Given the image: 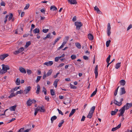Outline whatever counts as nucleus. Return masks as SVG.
<instances>
[{
  "label": "nucleus",
  "mask_w": 132,
  "mask_h": 132,
  "mask_svg": "<svg viewBox=\"0 0 132 132\" xmlns=\"http://www.w3.org/2000/svg\"><path fill=\"white\" fill-rule=\"evenodd\" d=\"M31 44V42L30 41L27 42L26 43V45L25 46V47L26 48L27 47L29 46Z\"/></svg>",
  "instance_id": "obj_40"
},
{
  "label": "nucleus",
  "mask_w": 132,
  "mask_h": 132,
  "mask_svg": "<svg viewBox=\"0 0 132 132\" xmlns=\"http://www.w3.org/2000/svg\"><path fill=\"white\" fill-rule=\"evenodd\" d=\"M32 102L30 98L28 99V100L27 102V104L28 106H30L31 105Z\"/></svg>",
  "instance_id": "obj_18"
},
{
  "label": "nucleus",
  "mask_w": 132,
  "mask_h": 132,
  "mask_svg": "<svg viewBox=\"0 0 132 132\" xmlns=\"http://www.w3.org/2000/svg\"><path fill=\"white\" fill-rule=\"evenodd\" d=\"M76 16H75L74 17H73L72 20L74 22L75 21H76Z\"/></svg>",
  "instance_id": "obj_64"
},
{
  "label": "nucleus",
  "mask_w": 132,
  "mask_h": 132,
  "mask_svg": "<svg viewBox=\"0 0 132 132\" xmlns=\"http://www.w3.org/2000/svg\"><path fill=\"white\" fill-rule=\"evenodd\" d=\"M71 57L72 60H74L76 58V56L75 55H72L71 56Z\"/></svg>",
  "instance_id": "obj_47"
},
{
  "label": "nucleus",
  "mask_w": 132,
  "mask_h": 132,
  "mask_svg": "<svg viewBox=\"0 0 132 132\" xmlns=\"http://www.w3.org/2000/svg\"><path fill=\"white\" fill-rule=\"evenodd\" d=\"M111 57V55H109L108 57H107L106 59V61L107 62V63H108L109 62V61L110 60V58Z\"/></svg>",
  "instance_id": "obj_49"
},
{
  "label": "nucleus",
  "mask_w": 132,
  "mask_h": 132,
  "mask_svg": "<svg viewBox=\"0 0 132 132\" xmlns=\"http://www.w3.org/2000/svg\"><path fill=\"white\" fill-rule=\"evenodd\" d=\"M83 58L85 60H87L88 59V57L86 56H83Z\"/></svg>",
  "instance_id": "obj_61"
},
{
  "label": "nucleus",
  "mask_w": 132,
  "mask_h": 132,
  "mask_svg": "<svg viewBox=\"0 0 132 132\" xmlns=\"http://www.w3.org/2000/svg\"><path fill=\"white\" fill-rule=\"evenodd\" d=\"M69 39V37L68 36H65V42H67V41Z\"/></svg>",
  "instance_id": "obj_62"
},
{
  "label": "nucleus",
  "mask_w": 132,
  "mask_h": 132,
  "mask_svg": "<svg viewBox=\"0 0 132 132\" xmlns=\"http://www.w3.org/2000/svg\"><path fill=\"white\" fill-rule=\"evenodd\" d=\"M111 29V28L110 24L109 23L108 24L107 29V34L109 36H110L111 34V32L110 31Z\"/></svg>",
  "instance_id": "obj_5"
},
{
  "label": "nucleus",
  "mask_w": 132,
  "mask_h": 132,
  "mask_svg": "<svg viewBox=\"0 0 132 132\" xmlns=\"http://www.w3.org/2000/svg\"><path fill=\"white\" fill-rule=\"evenodd\" d=\"M48 29H44L43 30V32L44 33H46L48 31Z\"/></svg>",
  "instance_id": "obj_53"
},
{
  "label": "nucleus",
  "mask_w": 132,
  "mask_h": 132,
  "mask_svg": "<svg viewBox=\"0 0 132 132\" xmlns=\"http://www.w3.org/2000/svg\"><path fill=\"white\" fill-rule=\"evenodd\" d=\"M76 112V109H72L71 111V112L70 113L69 117H70L72 115H73V114L75 112Z\"/></svg>",
  "instance_id": "obj_25"
},
{
  "label": "nucleus",
  "mask_w": 132,
  "mask_h": 132,
  "mask_svg": "<svg viewBox=\"0 0 132 132\" xmlns=\"http://www.w3.org/2000/svg\"><path fill=\"white\" fill-rule=\"evenodd\" d=\"M97 88H96L95 89V90L91 94L90 96L91 97L94 96L96 94L97 91Z\"/></svg>",
  "instance_id": "obj_31"
},
{
  "label": "nucleus",
  "mask_w": 132,
  "mask_h": 132,
  "mask_svg": "<svg viewBox=\"0 0 132 132\" xmlns=\"http://www.w3.org/2000/svg\"><path fill=\"white\" fill-rule=\"evenodd\" d=\"M80 64H82V65H81V66L78 65V64L77 63H75V64L76 65H77V67H81V68L83 67V62H81L80 63Z\"/></svg>",
  "instance_id": "obj_48"
},
{
  "label": "nucleus",
  "mask_w": 132,
  "mask_h": 132,
  "mask_svg": "<svg viewBox=\"0 0 132 132\" xmlns=\"http://www.w3.org/2000/svg\"><path fill=\"white\" fill-rule=\"evenodd\" d=\"M5 73V71L3 69L1 70L0 71V73L1 74H3Z\"/></svg>",
  "instance_id": "obj_63"
},
{
  "label": "nucleus",
  "mask_w": 132,
  "mask_h": 132,
  "mask_svg": "<svg viewBox=\"0 0 132 132\" xmlns=\"http://www.w3.org/2000/svg\"><path fill=\"white\" fill-rule=\"evenodd\" d=\"M123 101V98H121L120 100V102H119L117 101L115 99H114L113 103L115 104L116 105L118 106H120L122 104V102Z\"/></svg>",
  "instance_id": "obj_2"
},
{
  "label": "nucleus",
  "mask_w": 132,
  "mask_h": 132,
  "mask_svg": "<svg viewBox=\"0 0 132 132\" xmlns=\"http://www.w3.org/2000/svg\"><path fill=\"white\" fill-rule=\"evenodd\" d=\"M70 87L71 88H72L74 89H76L77 88V87L72 84H70Z\"/></svg>",
  "instance_id": "obj_41"
},
{
  "label": "nucleus",
  "mask_w": 132,
  "mask_h": 132,
  "mask_svg": "<svg viewBox=\"0 0 132 132\" xmlns=\"http://www.w3.org/2000/svg\"><path fill=\"white\" fill-rule=\"evenodd\" d=\"M40 87L39 85L38 84L37 85V89L36 91V93L38 94L39 93V91L40 90Z\"/></svg>",
  "instance_id": "obj_26"
},
{
  "label": "nucleus",
  "mask_w": 132,
  "mask_h": 132,
  "mask_svg": "<svg viewBox=\"0 0 132 132\" xmlns=\"http://www.w3.org/2000/svg\"><path fill=\"white\" fill-rule=\"evenodd\" d=\"M94 10L95 11H96L97 13L100 14H102V12L100 10L98 7L96 6H95L94 7Z\"/></svg>",
  "instance_id": "obj_12"
},
{
  "label": "nucleus",
  "mask_w": 132,
  "mask_h": 132,
  "mask_svg": "<svg viewBox=\"0 0 132 132\" xmlns=\"http://www.w3.org/2000/svg\"><path fill=\"white\" fill-rule=\"evenodd\" d=\"M10 15L9 18H8V20L9 21H10L11 20L13 16V15L12 13H10Z\"/></svg>",
  "instance_id": "obj_38"
},
{
  "label": "nucleus",
  "mask_w": 132,
  "mask_h": 132,
  "mask_svg": "<svg viewBox=\"0 0 132 132\" xmlns=\"http://www.w3.org/2000/svg\"><path fill=\"white\" fill-rule=\"evenodd\" d=\"M17 90V87H15L14 88L12 89L11 90V92H13L14 91H16Z\"/></svg>",
  "instance_id": "obj_55"
},
{
  "label": "nucleus",
  "mask_w": 132,
  "mask_h": 132,
  "mask_svg": "<svg viewBox=\"0 0 132 132\" xmlns=\"http://www.w3.org/2000/svg\"><path fill=\"white\" fill-rule=\"evenodd\" d=\"M39 32L40 30L38 28L35 29L33 31V32L35 34L39 33Z\"/></svg>",
  "instance_id": "obj_24"
},
{
  "label": "nucleus",
  "mask_w": 132,
  "mask_h": 132,
  "mask_svg": "<svg viewBox=\"0 0 132 132\" xmlns=\"http://www.w3.org/2000/svg\"><path fill=\"white\" fill-rule=\"evenodd\" d=\"M59 79H56L55 80L54 82L53 85L54 86L55 88H56L57 87V83L59 81Z\"/></svg>",
  "instance_id": "obj_21"
},
{
  "label": "nucleus",
  "mask_w": 132,
  "mask_h": 132,
  "mask_svg": "<svg viewBox=\"0 0 132 132\" xmlns=\"http://www.w3.org/2000/svg\"><path fill=\"white\" fill-rule=\"evenodd\" d=\"M31 89V87L28 86L24 90V94H27L30 91Z\"/></svg>",
  "instance_id": "obj_6"
},
{
  "label": "nucleus",
  "mask_w": 132,
  "mask_h": 132,
  "mask_svg": "<svg viewBox=\"0 0 132 132\" xmlns=\"http://www.w3.org/2000/svg\"><path fill=\"white\" fill-rule=\"evenodd\" d=\"M2 69L4 70L6 73L7 72V70L9 69V67L8 65H6L2 64Z\"/></svg>",
  "instance_id": "obj_8"
},
{
  "label": "nucleus",
  "mask_w": 132,
  "mask_h": 132,
  "mask_svg": "<svg viewBox=\"0 0 132 132\" xmlns=\"http://www.w3.org/2000/svg\"><path fill=\"white\" fill-rule=\"evenodd\" d=\"M20 79L19 78H17L15 82L16 84L17 85H20Z\"/></svg>",
  "instance_id": "obj_29"
},
{
  "label": "nucleus",
  "mask_w": 132,
  "mask_h": 132,
  "mask_svg": "<svg viewBox=\"0 0 132 132\" xmlns=\"http://www.w3.org/2000/svg\"><path fill=\"white\" fill-rule=\"evenodd\" d=\"M24 48L23 47H21L18 49V50L19 52L20 53L24 51Z\"/></svg>",
  "instance_id": "obj_45"
},
{
  "label": "nucleus",
  "mask_w": 132,
  "mask_h": 132,
  "mask_svg": "<svg viewBox=\"0 0 132 132\" xmlns=\"http://www.w3.org/2000/svg\"><path fill=\"white\" fill-rule=\"evenodd\" d=\"M121 124H119L116 127L113 128H112L111 131H114L117 130L121 127Z\"/></svg>",
  "instance_id": "obj_13"
},
{
  "label": "nucleus",
  "mask_w": 132,
  "mask_h": 132,
  "mask_svg": "<svg viewBox=\"0 0 132 132\" xmlns=\"http://www.w3.org/2000/svg\"><path fill=\"white\" fill-rule=\"evenodd\" d=\"M16 106V105L11 106L9 108V109L11 111H15Z\"/></svg>",
  "instance_id": "obj_20"
},
{
  "label": "nucleus",
  "mask_w": 132,
  "mask_h": 132,
  "mask_svg": "<svg viewBox=\"0 0 132 132\" xmlns=\"http://www.w3.org/2000/svg\"><path fill=\"white\" fill-rule=\"evenodd\" d=\"M61 38V37H59L56 39L54 41L53 45H55L56 43L59 40H60Z\"/></svg>",
  "instance_id": "obj_35"
},
{
  "label": "nucleus",
  "mask_w": 132,
  "mask_h": 132,
  "mask_svg": "<svg viewBox=\"0 0 132 132\" xmlns=\"http://www.w3.org/2000/svg\"><path fill=\"white\" fill-rule=\"evenodd\" d=\"M23 90H20V91H18L16 93V95H17L18 94H21L23 93Z\"/></svg>",
  "instance_id": "obj_43"
},
{
  "label": "nucleus",
  "mask_w": 132,
  "mask_h": 132,
  "mask_svg": "<svg viewBox=\"0 0 132 132\" xmlns=\"http://www.w3.org/2000/svg\"><path fill=\"white\" fill-rule=\"evenodd\" d=\"M95 106H92L91 108L90 111V112L93 113L95 109Z\"/></svg>",
  "instance_id": "obj_33"
},
{
  "label": "nucleus",
  "mask_w": 132,
  "mask_h": 132,
  "mask_svg": "<svg viewBox=\"0 0 132 132\" xmlns=\"http://www.w3.org/2000/svg\"><path fill=\"white\" fill-rule=\"evenodd\" d=\"M120 83L121 85L124 86L126 84L125 81L123 79H122L120 81Z\"/></svg>",
  "instance_id": "obj_27"
},
{
  "label": "nucleus",
  "mask_w": 132,
  "mask_h": 132,
  "mask_svg": "<svg viewBox=\"0 0 132 132\" xmlns=\"http://www.w3.org/2000/svg\"><path fill=\"white\" fill-rule=\"evenodd\" d=\"M19 53H20L19 52L18 50H17L15 51L14 52V54L15 55H17Z\"/></svg>",
  "instance_id": "obj_60"
},
{
  "label": "nucleus",
  "mask_w": 132,
  "mask_h": 132,
  "mask_svg": "<svg viewBox=\"0 0 132 132\" xmlns=\"http://www.w3.org/2000/svg\"><path fill=\"white\" fill-rule=\"evenodd\" d=\"M51 34L50 33H49L46 36L47 38L51 39L52 38V37H50Z\"/></svg>",
  "instance_id": "obj_58"
},
{
  "label": "nucleus",
  "mask_w": 132,
  "mask_h": 132,
  "mask_svg": "<svg viewBox=\"0 0 132 132\" xmlns=\"http://www.w3.org/2000/svg\"><path fill=\"white\" fill-rule=\"evenodd\" d=\"M57 117L55 116L52 117L51 118V120L52 123H53V121L57 119Z\"/></svg>",
  "instance_id": "obj_30"
},
{
  "label": "nucleus",
  "mask_w": 132,
  "mask_h": 132,
  "mask_svg": "<svg viewBox=\"0 0 132 132\" xmlns=\"http://www.w3.org/2000/svg\"><path fill=\"white\" fill-rule=\"evenodd\" d=\"M125 111V109L122 107L119 110V111L120 112V113L118 114L119 117L121 116L122 117L123 116V114L124 113Z\"/></svg>",
  "instance_id": "obj_4"
},
{
  "label": "nucleus",
  "mask_w": 132,
  "mask_h": 132,
  "mask_svg": "<svg viewBox=\"0 0 132 132\" xmlns=\"http://www.w3.org/2000/svg\"><path fill=\"white\" fill-rule=\"evenodd\" d=\"M50 92L52 96H53L55 94V92L53 89H51Z\"/></svg>",
  "instance_id": "obj_37"
},
{
  "label": "nucleus",
  "mask_w": 132,
  "mask_h": 132,
  "mask_svg": "<svg viewBox=\"0 0 132 132\" xmlns=\"http://www.w3.org/2000/svg\"><path fill=\"white\" fill-rule=\"evenodd\" d=\"M132 106V102L130 103H127L125 105L123 106L126 110L129 109Z\"/></svg>",
  "instance_id": "obj_3"
},
{
  "label": "nucleus",
  "mask_w": 132,
  "mask_h": 132,
  "mask_svg": "<svg viewBox=\"0 0 132 132\" xmlns=\"http://www.w3.org/2000/svg\"><path fill=\"white\" fill-rule=\"evenodd\" d=\"M88 38L90 40H92L93 39V36L92 34L89 33L88 34Z\"/></svg>",
  "instance_id": "obj_22"
},
{
  "label": "nucleus",
  "mask_w": 132,
  "mask_h": 132,
  "mask_svg": "<svg viewBox=\"0 0 132 132\" xmlns=\"http://www.w3.org/2000/svg\"><path fill=\"white\" fill-rule=\"evenodd\" d=\"M40 109L39 106H38L35 109V111L38 112V111H39Z\"/></svg>",
  "instance_id": "obj_54"
},
{
  "label": "nucleus",
  "mask_w": 132,
  "mask_h": 132,
  "mask_svg": "<svg viewBox=\"0 0 132 132\" xmlns=\"http://www.w3.org/2000/svg\"><path fill=\"white\" fill-rule=\"evenodd\" d=\"M68 1L71 4H76L77 3L76 0H68Z\"/></svg>",
  "instance_id": "obj_14"
},
{
  "label": "nucleus",
  "mask_w": 132,
  "mask_h": 132,
  "mask_svg": "<svg viewBox=\"0 0 132 132\" xmlns=\"http://www.w3.org/2000/svg\"><path fill=\"white\" fill-rule=\"evenodd\" d=\"M15 119V118H13L10 120H9V121L7 122H6V123H9L12 121H14Z\"/></svg>",
  "instance_id": "obj_59"
},
{
  "label": "nucleus",
  "mask_w": 132,
  "mask_h": 132,
  "mask_svg": "<svg viewBox=\"0 0 132 132\" xmlns=\"http://www.w3.org/2000/svg\"><path fill=\"white\" fill-rule=\"evenodd\" d=\"M93 113L89 112L87 117L89 119L91 118L93 116Z\"/></svg>",
  "instance_id": "obj_34"
},
{
  "label": "nucleus",
  "mask_w": 132,
  "mask_h": 132,
  "mask_svg": "<svg viewBox=\"0 0 132 132\" xmlns=\"http://www.w3.org/2000/svg\"><path fill=\"white\" fill-rule=\"evenodd\" d=\"M27 72L28 75H30L32 71L31 70L27 69Z\"/></svg>",
  "instance_id": "obj_56"
},
{
  "label": "nucleus",
  "mask_w": 132,
  "mask_h": 132,
  "mask_svg": "<svg viewBox=\"0 0 132 132\" xmlns=\"http://www.w3.org/2000/svg\"><path fill=\"white\" fill-rule=\"evenodd\" d=\"M53 64V62L52 61H50L46 62L44 63V65H45L47 66H51Z\"/></svg>",
  "instance_id": "obj_10"
},
{
  "label": "nucleus",
  "mask_w": 132,
  "mask_h": 132,
  "mask_svg": "<svg viewBox=\"0 0 132 132\" xmlns=\"http://www.w3.org/2000/svg\"><path fill=\"white\" fill-rule=\"evenodd\" d=\"M132 28V25L131 24H130L129 25V26L127 28V31H128L131 28Z\"/></svg>",
  "instance_id": "obj_57"
},
{
  "label": "nucleus",
  "mask_w": 132,
  "mask_h": 132,
  "mask_svg": "<svg viewBox=\"0 0 132 132\" xmlns=\"http://www.w3.org/2000/svg\"><path fill=\"white\" fill-rule=\"evenodd\" d=\"M75 24L76 26V29L78 30H79L81 27L82 26V24L80 22H76Z\"/></svg>",
  "instance_id": "obj_1"
},
{
  "label": "nucleus",
  "mask_w": 132,
  "mask_h": 132,
  "mask_svg": "<svg viewBox=\"0 0 132 132\" xmlns=\"http://www.w3.org/2000/svg\"><path fill=\"white\" fill-rule=\"evenodd\" d=\"M30 6V5L29 3H27L26 4V6L24 8V9H28L29 7Z\"/></svg>",
  "instance_id": "obj_51"
},
{
  "label": "nucleus",
  "mask_w": 132,
  "mask_h": 132,
  "mask_svg": "<svg viewBox=\"0 0 132 132\" xmlns=\"http://www.w3.org/2000/svg\"><path fill=\"white\" fill-rule=\"evenodd\" d=\"M98 65H96L95 69H94V73L95 74V77L96 78L98 76Z\"/></svg>",
  "instance_id": "obj_11"
},
{
  "label": "nucleus",
  "mask_w": 132,
  "mask_h": 132,
  "mask_svg": "<svg viewBox=\"0 0 132 132\" xmlns=\"http://www.w3.org/2000/svg\"><path fill=\"white\" fill-rule=\"evenodd\" d=\"M19 70L21 72L23 73H26V72L25 69L22 67H20Z\"/></svg>",
  "instance_id": "obj_15"
},
{
  "label": "nucleus",
  "mask_w": 132,
  "mask_h": 132,
  "mask_svg": "<svg viewBox=\"0 0 132 132\" xmlns=\"http://www.w3.org/2000/svg\"><path fill=\"white\" fill-rule=\"evenodd\" d=\"M50 10L53 11H55L57 10V8L54 5H53L51 6Z\"/></svg>",
  "instance_id": "obj_23"
},
{
  "label": "nucleus",
  "mask_w": 132,
  "mask_h": 132,
  "mask_svg": "<svg viewBox=\"0 0 132 132\" xmlns=\"http://www.w3.org/2000/svg\"><path fill=\"white\" fill-rule=\"evenodd\" d=\"M111 42L110 40H109L108 41H107L106 42V46L107 47H108L109 46Z\"/></svg>",
  "instance_id": "obj_39"
},
{
  "label": "nucleus",
  "mask_w": 132,
  "mask_h": 132,
  "mask_svg": "<svg viewBox=\"0 0 132 132\" xmlns=\"http://www.w3.org/2000/svg\"><path fill=\"white\" fill-rule=\"evenodd\" d=\"M76 46L78 48L80 49L81 47V46L80 43H75Z\"/></svg>",
  "instance_id": "obj_32"
},
{
  "label": "nucleus",
  "mask_w": 132,
  "mask_h": 132,
  "mask_svg": "<svg viewBox=\"0 0 132 132\" xmlns=\"http://www.w3.org/2000/svg\"><path fill=\"white\" fill-rule=\"evenodd\" d=\"M15 95H16V94H15L14 93H12L11 94L9 97L10 98H11L13 96H15Z\"/></svg>",
  "instance_id": "obj_44"
},
{
  "label": "nucleus",
  "mask_w": 132,
  "mask_h": 132,
  "mask_svg": "<svg viewBox=\"0 0 132 132\" xmlns=\"http://www.w3.org/2000/svg\"><path fill=\"white\" fill-rule=\"evenodd\" d=\"M119 86H118L117 88L115 90V92H114V96H116V95L117 94V92H118V89L119 88Z\"/></svg>",
  "instance_id": "obj_46"
},
{
  "label": "nucleus",
  "mask_w": 132,
  "mask_h": 132,
  "mask_svg": "<svg viewBox=\"0 0 132 132\" xmlns=\"http://www.w3.org/2000/svg\"><path fill=\"white\" fill-rule=\"evenodd\" d=\"M9 56L8 54H4L0 56V59L1 60H3L6 57Z\"/></svg>",
  "instance_id": "obj_9"
},
{
  "label": "nucleus",
  "mask_w": 132,
  "mask_h": 132,
  "mask_svg": "<svg viewBox=\"0 0 132 132\" xmlns=\"http://www.w3.org/2000/svg\"><path fill=\"white\" fill-rule=\"evenodd\" d=\"M40 108L39 111L41 112H44L45 111L44 107V105H42L40 107L39 106Z\"/></svg>",
  "instance_id": "obj_16"
},
{
  "label": "nucleus",
  "mask_w": 132,
  "mask_h": 132,
  "mask_svg": "<svg viewBox=\"0 0 132 132\" xmlns=\"http://www.w3.org/2000/svg\"><path fill=\"white\" fill-rule=\"evenodd\" d=\"M126 93L125 88L124 87L121 88V92L120 93V95H122L125 94Z\"/></svg>",
  "instance_id": "obj_19"
},
{
  "label": "nucleus",
  "mask_w": 132,
  "mask_h": 132,
  "mask_svg": "<svg viewBox=\"0 0 132 132\" xmlns=\"http://www.w3.org/2000/svg\"><path fill=\"white\" fill-rule=\"evenodd\" d=\"M121 62H119L117 63L115 66V68L117 69L119 68L121 66Z\"/></svg>",
  "instance_id": "obj_28"
},
{
  "label": "nucleus",
  "mask_w": 132,
  "mask_h": 132,
  "mask_svg": "<svg viewBox=\"0 0 132 132\" xmlns=\"http://www.w3.org/2000/svg\"><path fill=\"white\" fill-rule=\"evenodd\" d=\"M0 4L2 6H5V3L2 0H1V2Z\"/></svg>",
  "instance_id": "obj_52"
},
{
  "label": "nucleus",
  "mask_w": 132,
  "mask_h": 132,
  "mask_svg": "<svg viewBox=\"0 0 132 132\" xmlns=\"http://www.w3.org/2000/svg\"><path fill=\"white\" fill-rule=\"evenodd\" d=\"M118 111V109H115L114 111H112L111 112V114L112 116H114L115 115L117 112Z\"/></svg>",
  "instance_id": "obj_17"
},
{
  "label": "nucleus",
  "mask_w": 132,
  "mask_h": 132,
  "mask_svg": "<svg viewBox=\"0 0 132 132\" xmlns=\"http://www.w3.org/2000/svg\"><path fill=\"white\" fill-rule=\"evenodd\" d=\"M60 59V58L59 57H56L55 58V61L56 62H57Z\"/></svg>",
  "instance_id": "obj_50"
},
{
  "label": "nucleus",
  "mask_w": 132,
  "mask_h": 132,
  "mask_svg": "<svg viewBox=\"0 0 132 132\" xmlns=\"http://www.w3.org/2000/svg\"><path fill=\"white\" fill-rule=\"evenodd\" d=\"M26 128L24 129V127L22 128H20L18 131V132H29L30 130H31V128L28 129L26 130H24V129H26Z\"/></svg>",
  "instance_id": "obj_7"
},
{
  "label": "nucleus",
  "mask_w": 132,
  "mask_h": 132,
  "mask_svg": "<svg viewBox=\"0 0 132 132\" xmlns=\"http://www.w3.org/2000/svg\"><path fill=\"white\" fill-rule=\"evenodd\" d=\"M52 73V70H49L47 72V74H46L47 76H48L51 75Z\"/></svg>",
  "instance_id": "obj_36"
},
{
  "label": "nucleus",
  "mask_w": 132,
  "mask_h": 132,
  "mask_svg": "<svg viewBox=\"0 0 132 132\" xmlns=\"http://www.w3.org/2000/svg\"><path fill=\"white\" fill-rule=\"evenodd\" d=\"M41 76H38L37 77V79L36 80V82L37 83L40 80Z\"/></svg>",
  "instance_id": "obj_42"
}]
</instances>
